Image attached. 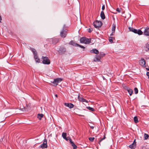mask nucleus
Wrapping results in <instances>:
<instances>
[{
	"label": "nucleus",
	"instance_id": "nucleus-1",
	"mask_svg": "<svg viewBox=\"0 0 149 149\" xmlns=\"http://www.w3.org/2000/svg\"><path fill=\"white\" fill-rule=\"evenodd\" d=\"M91 39L88 38L86 37L81 38L80 39V42L81 43L85 44H89L91 42Z\"/></svg>",
	"mask_w": 149,
	"mask_h": 149
},
{
	"label": "nucleus",
	"instance_id": "nucleus-2",
	"mask_svg": "<svg viewBox=\"0 0 149 149\" xmlns=\"http://www.w3.org/2000/svg\"><path fill=\"white\" fill-rule=\"evenodd\" d=\"M68 30L65 28V26H64L60 32V35L61 37L65 38L67 35Z\"/></svg>",
	"mask_w": 149,
	"mask_h": 149
},
{
	"label": "nucleus",
	"instance_id": "nucleus-3",
	"mask_svg": "<svg viewBox=\"0 0 149 149\" xmlns=\"http://www.w3.org/2000/svg\"><path fill=\"white\" fill-rule=\"evenodd\" d=\"M31 50L34 55V57L36 61V62L39 63L40 61V59L38 57L36 50L33 48H31Z\"/></svg>",
	"mask_w": 149,
	"mask_h": 149
},
{
	"label": "nucleus",
	"instance_id": "nucleus-4",
	"mask_svg": "<svg viewBox=\"0 0 149 149\" xmlns=\"http://www.w3.org/2000/svg\"><path fill=\"white\" fill-rule=\"evenodd\" d=\"M129 29L130 31L133 32L135 33H137L139 35H142L143 33L141 30H137L132 27H130Z\"/></svg>",
	"mask_w": 149,
	"mask_h": 149
},
{
	"label": "nucleus",
	"instance_id": "nucleus-5",
	"mask_svg": "<svg viewBox=\"0 0 149 149\" xmlns=\"http://www.w3.org/2000/svg\"><path fill=\"white\" fill-rule=\"evenodd\" d=\"M42 59L43 60L42 63L44 64H49L50 62L48 58L46 56H42Z\"/></svg>",
	"mask_w": 149,
	"mask_h": 149
},
{
	"label": "nucleus",
	"instance_id": "nucleus-6",
	"mask_svg": "<svg viewBox=\"0 0 149 149\" xmlns=\"http://www.w3.org/2000/svg\"><path fill=\"white\" fill-rule=\"evenodd\" d=\"M94 26L96 28L100 27L102 26V23L101 22L98 21H96L93 22Z\"/></svg>",
	"mask_w": 149,
	"mask_h": 149
},
{
	"label": "nucleus",
	"instance_id": "nucleus-7",
	"mask_svg": "<svg viewBox=\"0 0 149 149\" xmlns=\"http://www.w3.org/2000/svg\"><path fill=\"white\" fill-rule=\"evenodd\" d=\"M62 79L61 78H58L54 79V81H51V82L55 84V86H56L58 85V84L61 82Z\"/></svg>",
	"mask_w": 149,
	"mask_h": 149
},
{
	"label": "nucleus",
	"instance_id": "nucleus-8",
	"mask_svg": "<svg viewBox=\"0 0 149 149\" xmlns=\"http://www.w3.org/2000/svg\"><path fill=\"white\" fill-rule=\"evenodd\" d=\"M47 141L45 139L43 141V143L40 146V147L42 149L47 148Z\"/></svg>",
	"mask_w": 149,
	"mask_h": 149
},
{
	"label": "nucleus",
	"instance_id": "nucleus-9",
	"mask_svg": "<svg viewBox=\"0 0 149 149\" xmlns=\"http://www.w3.org/2000/svg\"><path fill=\"white\" fill-rule=\"evenodd\" d=\"M139 64L143 67H146V62L145 60L143 58H141V60L139 61Z\"/></svg>",
	"mask_w": 149,
	"mask_h": 149
},
{
	"label": "nucleus",
	"instance_id": "nucleus-10",
	"mask_svg": "<svg viewBox=\"0 0 149 149\" xmlns=\"http://www.w3.org/2000/svg\"><path fill=\"white\" fill-rule=\"evenodd\" d=\"M66 52V49L65 48L63 47H60L59 50V53L61 54H63L65 53V52Z\"/></svg>",
	"mask_w": 149,
	"mask_h": 149
},
{
	"label": "nucleus",
	"instance_id": "nucleus-11",
	"mask_svg": "<svg viewBox=\"0 0 149 149\" xmlns=\"http://www.w3.org/2000/svg\"><path fill=\"white\" fill-rule=\"evenodd\" d=\"M136 140L134 139L133 142L129 146L130 148H131V149L135 148L136 147Z\"/></svg>",
	"mask_w": 149,
	"mask_h": 149
},
{
	"label": "nucleus",
	"instance_id": "nucleus-12",
	"mask_svg": "<svg viewBox=\"0 0 149 149\" xmlns=\"http://www.w3.org/2000/svg\"><path fill=\"white\" fill-rule=\"evenodd\" d=\"M64 105L66 107H69L70 108H72L74 107V105L71 103H64Z\"/></svg>",
	"mask_w": 149,
	"mask_h": 149
},
{
	"label": "nucleus",
	"instance_id": "nucleus-13",
	"mask_svg": "<svg viewBox=\"0 0 149 149\" xmlns=\"http://www.w3.org/2000/svg\"><path fill=\"white\" fill-rule=\"evenodd\" d=\"M144 33L146 36H149V28L146 27L145 29Z\"/></svg>",
	"mask_w": 149,
	"mask_h": 149
},
{
	"label": "nucleus",
	"instance_id": "nucleus-14",
	"mask_svg": "<svg viewBox=\"0 0 149 149\" xmlns=\"http://www.w3.org/2000/svg\"><path fill=\"white\" fill-rule=\"evenodd\" d=\"M78 99L80 101H81V102H86V103L88 102V101L87 100H86L84 99L82 97H80L79 95L78 97Z\"/></svg>",
	"mask_w": 149,
	"mask_h": 149
},
{
	"label": "nucleus",
	"instance_id": "nucleus-15",
	"mask_svg": "<svg viewBox=\"0 0 149 149\" xmlns=\"http://www.w3.org/2000/svg\"><path fill=\"white\" fill-rule=\"evenodd\" d=\"M116 28V26L114 24H113L112 25V29H111L112 31V32L110 35L111 36L113 35V34L115 33V32Z\"/></svg>",
	"mask_w": 149,
	"mask_h": 149
},
{
	"label": "nucleus",
	"instance_id": "nucleus-16",
	"mask_svg": "<svg viewBox=\"0 0 149 149\" xmlns=\"http://www.w3.org/2000/svg\"><path fill=\"white\" fill-rule=\"evenodd\" d=\"M126 90H127V91L129 93V94L130 96H131L133 93V90L129 88L128 87H126Z\"/></svg>",
	"mask_w": 149,
	"mask_h": 149
},
{
	"label": "nucleus",
	"instance_id": "nucleus-17",
	"mask_svg": "<svg viewBox=\"0 0 149 149\" xmlns=\"http://www.w3.org/2000/svg\"><path fill=\"white\" fill-rule=\"evenodd\" d=\"M101 58V57L99 56L96 55L95 56V58L94 59V61H100V59Z\"/></svg>",
	"mask_w": 149,
	"mask_h": 149
},
{
	"label": "nucleus",
	"instance_id": "nucleus-18",
	"mask_svg": "<svg viewBox=\"0 0 149 149\" xmlns=\"http://www.w3.org/2000/svg\"><path fill=\"white\" fill-rule=\"evenodd\" d=\"M69 44L75 46H77L78 45V44L75 42L74 41L72 40L70 41L69 42Z\"/></svg>",
	"mask_w": 149,
	"mask_h": 149
},
{
	"label": "nucleus",
	"instance_id": "nucleus-19",
	"mask_svg": "<svg viewBox=\"0 0 149 149\" xmlns=\"http://www.w3.org/2000/svg\"><path fill=\"white\" fill-rule=\"evenodd\" d=\"M52 42L53 44H56L58 41V40L57 38H53L52 40Z\"/></svg>",
	"mask_w": 149,
	"mask_h": 149
},
{
	"label": "nucleus",
	"instance_id": "nucleus-20",
	"mask_svg": "<svg viewBox=\"0 0 149 149\" xmlns=\"http://www.w3.org/2000/svg\"><path fill=\"white\" fill-rule=\"evenodd\" d=\"M100 17L102 19H104L105 18V15L104 12L103 11L101 12L100 13Z\"/></svg>",
	"mask_w": 149,
	"mask_h": 149
},
{
	"label": "nucleus",
	"instance_id": "nucleus-21",
	"mask_svg": "<svg viewBox=\"0 0 149 149\" xmlns=\"http://www.w3.org/2000/svg\"><path fill=\"white\" fill-rule=\"evenodd\" d=\"M91 52L97 54L99 53V51L97 49H94L91 50Z\"/></svg>",
	"mask_w": 149,
	"mask_h": 149
},
{
	"label": "nucleus",
	"instance_id": "nucleus-22",
	"mask_svg": "<svg viewBox=\"0 0 149 149\" xmlns=\"http://www.w3.org/2000/svg\"><path fill=\"white\" fill-rule=\"evenodd\" d=\"M43 116V115L42 114H38V118L39 120H41V118Z\"/></svg>",
	"mask_w": 149,
	"mask_h": 149
},
{
	"label": "nucleus",
	"instance_id": "nucleus-23",
	"mask_svg": "<svg viewBox=\"0 0 149 149\" xmlns=\"http://www.w3.org/2000/svg\"><path fill=\"white\" fill-rule=\"evenodd\" d=\"M70 143L72 146H73V149H76L77 148V146L74 143V142L72 141Z\"/></svg>",
	"mask_w": 149,
	"mask_h": 149
},
{
	"label": "nucleus",
	"instance_id": "nucleus-24",
	"mask_svg": "<svg viewBox=\"0 0 149 149\" xmlns=\"http://www.w3.org/2000/svg\"><path fill=\"white\" fill-rule=\"evenodd\" d=\"M64 139H65L67 141H68L69 140V141L70 142V143H71V142H72V141L71 139L70 138V137H66Z\"/></svg>",
	"mask_w": 149,
	"mask_h": 149
},
{
	"label": "nucleus",
	"instance_id": "nucleus-25",
	"mask_svg": "<svg viewBox=\"0 0 149 149\" xmlns=\"http://www.w3.org/2000/svg\"><path fill=\"white\" fill-rule=\"evenodd\" d=\"M67 134L66 133L63 132L62 134V136L64 139H65L66 137Z\"/></svg>",
	"mask_w": 149,
	"mask_h": 149
},
{
	"label": "nucleus",
	"instance_id": "nucleus-26",
	"mask_svg": "<svg viewBox=\"0 0 149 149\" xmlns=\"http://www.w3.org/2000/svg\"><path fill=\"white\" fill-rule=\"evenodd\" d=\"M134 122L137 123L138 122V118L136 116H135L134 117Z\"/></svg>",
	"mask_w": 149,
	"mask_h": 149
},
{
	"label": "nucleus",
	"instance_id": "nucleus-27",
	"mask_svg": "<svg viewBox=\"0 0 149 149\" xmlns=\"http://www.w3.org/2000/svg\"><path fill=\"white\" fill-rule=\"evenodd\" d=\"M87 109H88V110L91 111H94V109L93 108L90 107H87Z\"/></svg>",
	"mask_w": 149,
	"mask_h": 149
},
{
	"label": "nucleus",
	"instance_id": "nucleus-28",
	"mask_svg": "<svg viewBox=\"0 0 149 149\" xmlns=\"http://www.w3.org/2000/svg\"><path fill=\"white\" fill-rule=\"evenodd\" d=\"M144 139H147L149 137V135L148 134L145 133L144 134Z\"/></svg>",
	"mask_w": 149,
	"mask_h": 149
},
{
	"label": "nucleus",
	"instance_id": "nucleus-29",
	"mask_svg": "<svg viewBox=\"0 0 149 149\" xmlns=\"http://www.w3.org/2000/svg\"><path fill=\"white\" fill-rule=\"evenodd\" d=\"M146 47L148 50H149V42L146 45Z\"/></svg>",
	"mask_w": 149,
	"mask_h": 149
},
{
	"label": "nucleus",
	"instance_id": "nucleus-30",
	"mask_svg": "<svg viewBox=\"0 0 149 149\" xmlns=\"http://www.w3.org/2000/svg\"><path fill=\"white\" fill-rule=\"evenodd\" d=\"M134 91L135 93L136 94H137L138 93V89L136 88H135L134 89Z\"/></svg>",
	"mask_w": 149,
	"mask_h": 149
},
{
	"label": "nucleus",
	"instance_id": "nucleus-31",
	"mask_svg": "<svg viewBox=\"0 0 149 149\" xmlns=\"http://www.w3.org/2000/svg\"><path fill=\"white\" fill-rule=\"evenodd\" d=\"M94 139H95V138H94V137H89V140L91 141H94Z\"/></svg>",
	"mask_w": 149,
	"mask_h": 149
},
{
	"label": "nucleus",
	"instance_id": "nucleus-32",
	"mask_svg": "<svg viewBox=\"0 0 149 149\" xmlns=\"http://www.w3.org/2000/svg\"><path fill=\"white\" fill-rule=\"evenodd\" d=\"M105 138V135H104V137L102 138L100 140L99 142V143L100 145V142L101 141H102Z\"/></svg>",
	"mask_w": 149,
	"mask_h": 149
},
{
	"label": "nucleus",
	"instance_id": "nucleus-33",
	"mask_svg": "<svg viewBox=\"0 0 149 149\" xmlns=\"http://www.w3.org/2000/svg\"><path fill=\"white\" fill-rule=\"evenodd\" d=\"M113 38L112 37H109V41L111 43H112L113 42Z\"/></svg>",
	"mask_w": 149,
	"mask_h": 149
},
{
	"label": "nucleus",
	"instance_id": "nucleus-34",
	"mask_svg": "<svg viewBox=\"0 0 149 149\" xmlns=\"http://www.w3.org/2000/svg\"><path fill=\"white\" fill-rule=\"evenodd\" d=\"M121 8H117L116 9V11H117L119 13H120V12H121Z\"/></svg>",
	"mask_w": 149,
	"mask_h": 149
},
{
	"label": "nucleus",
	"instance_id": "nucleus-35",
	"mask_svg": "<svg viewBox=\"0 0 149 149\" xmlns=\"http://www.w3.org/2000/svg\"><path fill=\"white\" fill-rule=\"evenodd\" d=\"M78 47H81V48H83V49H84L85 48V47L83 46H82V45H79L78 44V46H77Z\"/></svg>",
	"mask_w": 149,
	"mask_h": 149
},
{
	"label": "nucleus",
	"instance_id": "nucleus-36",
	"mask_svg": "<svg viewBox=\"0 0 149 149\" xmlns=\"http://www.w3.org/2000/svg\"><path fill=\"white\" fill-rule=\"evenodd\" d=\"M93 30V29L92 28H89L88 29V32L90 33Z\"/></svg>",
	"mask_w": 149,
	"mask_h": 149
},
{
	"label": "nucleus",
	"instance_id": "nucleus-37",
	"mask_svg": "<svg viewBox=\"0 0 149 149\" xmlns=\"http://www.w3.org/2000/svg\"><path fill=\"white\" fill-rule=\"evenodd\" d=\"M105 9V6L104 5H103L102 6V9L103 10H104Z\"/></svg>",
	"mask_w": 149,
	"mask_h": 149
},
{
	"label": "nucleus",
	"instance_id": "nucleus-38",
	"mask_svg": "<svg viewBox=\"0 0 149 149\" xmlns=\"http://www.w3.org/2000/svg\"><path fill=\"white\" fill-rule=\"evenodd\" d=\"M148 77V78L149 79V72H147L146 73Z\"/></svg>",
	"mask_w": 149,
	"mask_h": 149
},
{
	"label": "nucleus",
	"instance_id": "nucleus-39",
	"mask_svg": "<svg viewBox=\"0 0 149 149\" xmlns=\"http://www.w3.org/2000/svg\"><path fill=\"white\" fill-rule=\"evenodd\" d=\"M90 126V127H91V128L92 129H94V126Z\"/></svg>",
	"mask_w": 149,
	"mask_h": 149
},
{
	"label": "nucleus",
	"instance_id": "nucleus-40",
	"mask_svg": "<svg viewBox=\"0 0 149 149\" xmlns=\"http://www.w3.org/2000/svg\"><path fill=\"white\" fill-rule=\"evenodd\" d=\"M101 54L102 56H104L105 55V54H104L103 53H102V54Z\"/></svg>",
	"mask_w": 149,
	"mask_h": 149
},
{
	"label": "nucleus",
	"instance_id": "nucleus-41",
	"mask_svg": "<svg viewBox=\"0 0 149 149\" xmlns=\"http://www.w3.org/2000/svg\"><path fill=\"white\" fill-rule=\"evenodd\" d=\"M55 96L56 97H58V95L57 94H55Z\"/></svg>",
	"mask_w": 149,
	"mask_h": 149
},
{
	"label": "nucleus",
	"instance_id": "nucleus-42",
	"mask_svg": "<svg viewBox=\"0 0 149 149\" xmlns=\"http://www.w3.org/2000/svg\"><path fill=\"white\" fill-rule=\"evenodd\" d=\"M146 69L147 70H148L149 71V68H146Z\"/></svg>",
	"mask_w": 149,
	"mask_h": 149
}]
</instances>
